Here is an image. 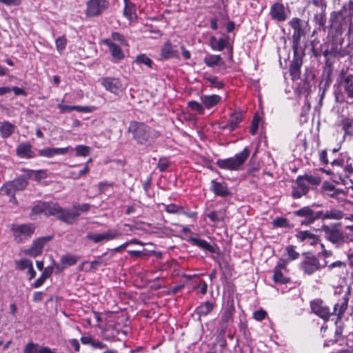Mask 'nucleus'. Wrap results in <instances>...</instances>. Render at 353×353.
Instances as JSON below:
<instances>
[{
    "label": "nucleus",
    "instance_id": "nucleus-12",
    "mask_svg": "<svg viewBox=\"0 0 353 353\" xmlns=\"http://www.w3.org/2000/svg\"><path fill=\"white\" fill-rule=\"evenodd\" d=\"M102 85L106 90L115 94H119L125 90L121 81L117 78H105L102 80Z\"/></svg>",
    "mask_w": 353,
    "mask_h": 353
},
{
    "label": "nucleus",
    "instance_id": "nucleus-21",
    "mask_svg": "<svg viewBox=\"0 0 353 353\" xmlns=\"http://www.w3.org/2000/svg\"><path fill=\"white\" fill-rule=\"evenodd\" d=\"M221 101V97L217 94L203 95L201 97V103L208 109L216 105Z\"/></svg>",
    "mask_w": 353,
    "mask_h": 353
},
{
    "label": "nucleus",
    "instance_id": "nucleus-9",
    "mask_svg": "<svg viewBox=\"0 0 353 353\" xmlns=\"http://www.w3.org/2000/svg\"><path fill=\"white\" fill-rule=\"evenodd\" d=\"M120 235L119 232L116 230H109L103 233H90L87 235V238L95 243L109 241L116 239Z\"/></svg>",
    "mask_w": 353,
    "mask_h": 353
},
{
    "label": "nucleus",
    "instance_id": "nucleus-33",
    "mask_svg": "<svg viewBox=\"0 0 353 353\" xmlns=\"http://www.w3.org/2000/svg\"><path fill=\"white\" fill-rule=\"evenodd\" d=\"M51 274L52 270L46 268L41 275L36 280L34 283V288H38L41 287L43 284L44 281L50 276Z\"/></svg>",
    "mask_w": 353,
    "mask_h": 353
},
{
    "label": "nucleus",
    "instance_id": "nucleus-17",
    "mask_svg": "<svg viewBox=\"0 0 353 353\" xmlns=\"http://www.w3.org/2000/svg\"><path fill=\"white\" fill-rule=\"evenodd\" d=\"M241 120L242 114L240 112H234L230 115L229 122L225 124H220L219 128L222 130H228L232 132L237 127Z\"/></svg>",
    "mask_w": 353,
    "mask_h": 353
},
{
    "label": "nucleus",
    "instance_id": "nucleus-5",
    "mask_svg": "<svg viewBox=\"0 0 353 353\" xmlns=\"http://www.w3.org/2000/svg\"><path fill=\"white\" fill-rule=\"evenodd\" d=\"M11 229L15 241L22 243L33 234L35 227L33 224L13 225Z\"/></svg>",
    "mask_w": 353,
    "mask_h": 353
},
{
    "label": "nucleus",
    "instance_id": "nucleus-28",
    "mask_svg": "<svg viewBox=\"0 0 353 353\" xmlns=\"http://www.w3.org/2000/svg\"><path fill=\"white\" fill-rule=\"evenodd\" d=\"M210 42L214 50L221 51L227 46L228 39L223 37L216 39L215 37H211Z\"/></svg>",
    "mask_w": 353,
    "mask_h": 353
},
{
    "label": "nucleus",
    "instance_id": "nucleus-63",
    "mask_svg": "<svg viewBox=\"0 0 353 353\" xmlns=\"http://www.w3.org/2000/svg\"><path fill=\"white\" fill-rule=\"evenodd\" d=\"M304 194H305V193L304 192V190H301L300 189L298 188V187L294 188L292 192L294 198L298 199Z\"/></svg>",
    "mask_w": 353,
    "mask_h": 353
},
{
    "label": "nucleus",
    "instance_id": "nucleus-29",
    "mask_svg": "<svg viewBox=\"0 0 353 353\" xmlns=\"http://www.w3.org/2000/svg\"><path fill=\"white\" fill-rule=\"evenodd\" d=\"M204 63L209 67H213L223 65V61L220 55L208 54L204 58Z\"/></svg>",
    "mask_w": 353,
    "mask_h": 353
},
{
    "label": "nucleus",
    "instance_id": "nucleus-35",
    "mask_svg": "<svg viewBox=\"0 0 353 353\" xmlns=\"http://www.w3.org/2000/svg\"><path fill=\"white\" fill-rule=\"evenodd\" d=\"M192 243L205 250L212 252L213 248L212 246L208 243L206 241L203 239H199L196 238H193L191 239Z\"/></svg>",
    "mask_w": 353,
    "mask_h": 353
},
{
    "label": "nucleus",
    "instance_id": "nucleus-2",
    "mask_svg": "<svg viewBox=\"0 0 353 353\" xmlns=\"http://www.w3.org/2000/svg\"><path fill=\"white\" fill-rule=\"evenodd\" d=\"M128 131L133 134V137L141 144H148L150 142V130L142 123L132 121L130 123Z\"/></svg>",
    "mask_w": 353,
    "mask_h": 353
},
{
    "label": "nucleus",
    "instance_id": "nucleus-18",
    "mask_svg": "<svg viewBox=\"0 0 353 353\" xmlns=\"http://www.w3.org/2000/svg\"><path fill=\"white\" fill-rule=\"evenodd\" d=\"M296 237L301 242L310 245H315L319 241V238L310 231H299L296 233Z\"/></svg>",
    "mask_w": 353,
    "mask_h": 353
},
{
    "label": "nucleus",
    "instance_id": "nucleus-7",
    "mask_svg": "<svg viewBox=\"0 0 353 353\" xmlns=\"http://www.w3.org/2000/svg\"><path fill=\"white\" fill-rule=\"evenodd\" d=\"M51 240L50 236L41 237L35 239L31 247L23 251V254L32 257L41 254L45 245Z\"/></svg>",
    "mask_w": 353,
    "mask_h": 353
},
{
    "label": "nucleus",
    "instance_id": "nucleus-46",
    "mask_svg": "<svg viewBox=\"0 0 353 353\" xmlns=\"http://www.w3.org/2000/svg\"><path fill=\"white\" fill-rule=\"evenodd\" d=\"M135 62L137 64H144L149 68L151 67L152 60L145 54H140L137 57Z\"/></svg>",
    "mask_w": 353,
    "mask_h": 353
},
{
    "label": "nucleus",
    "instance_id": "nucleus-59",
    "mask_svg": "<svg viewBox=\"0 0 353 353\" xmlns=\"http://www.w3.org/2000/svg\"><path fill=\"white\" fill-rule=\"evenodd\" d=\"M103 260L101 259H99L97 260H94L90 263H89L90 265V270H96L101 265H104Z\"/></svg>",
    "mask_w": 353,
    "mask_h": 353
},
{
    "label": "nucleus",
    "instance_id": "nucleus-51",
    "mask_svg": "<svg viewBox=\"0 0 353 353\" xmlns=\"http://www.w3.org/2000/svg\"><path fill=\"white\" fill-rule=\"evenodd\" d=\"M307 182L305 181V179L303 176H299L297 178V187L301 190H304V192L306 194L308 190V186H307Z\"/></svg>",
    "mask_w": 353,
    "mask_h": 353
},
{
    "label": "nucleus",
    "instance_id": "nucleus-25",
    "mask_svg": "<svg viewBox=\"0 0 353 353\" xmlns=\"http://www.w3.org/2000/svg\"><path fill=\"white\" fill-rule=\"evenodd\" d=\"M125 8L123 14L130 21H134L137 18L135 6L128 0H124Z\"/></svg>",
    "mask_w": 353,
    "mask_h": 353
},
{
    "label": "nucleus",
    "instance_id": "nucleus-3",
    "mask_svg": "<svg viewBox=\"0 0 353 353\" xmlns=\"http://www.w3.org/2000/svg\"><path fill=\"white\" fill-rule=\"evenodd\" d=\"M46 215L55 216L57 219L68 224H71L72 219L75 216L69 215L68 210L62 208L58 203H46Z\"/></svg>",
    "mask_w": 353,
    "mask_h": 353
},
{
    "label": "nucleus",
    "instance_id": "nucleus-64",
    "mask_svg": "<svg viewBox=\"0 0 353 353\" xmlns=\"http://www.w3.org/2000/svg\"><path fill=\"white\" fill-rule=\"evenodd\" d=\"M81 341L84 345H92L93 339L91 336H86L81 338Z\"/></svg>",
    "mask_w": 353,
    "mask_h": 353
},
{
    "label": "nucleus",
    "instance_id": "nucleus-16",
    "mask_svg": "<svg viewBox=\"0 0 353 353\" xmlns=\"http://www.w3.org/2000/svg\"><path fill=\"white\" fill-rule=\"evenodd\" d=\"M323 231L325 232L326 239L332 243L341 245L343 243V236L339 230L325 226L323 228Z\"/></svg>",
    "mask_w": 353,
    "mask_h": 353
},
{
    "label": "nucleus",
    "instance_id": "nucleus-40",
    "mask_svg": "<svg viewBox=\"0 0 353 353\" xmlns=\"http://www.w3.org/2000/svg\"><path fill=\"white\" fill-rule=\"evenodd\" d=\"M206 80L210 83V86L216 89H220L223 86V83L218 77L214 76H208Z\"/></svg>",
    "mask_w": 353,
    "mask_h": 353
},
{
    "label": "nucleus",
    "instance_id": "nucleus-62",
    "mask_svg": "<svg viewBox=\"0 0 353 353\" xmlns=\"http://www.w3.org/2000/svg\"><path fill=\"white\" fill-rule=\"evenodd\" d=\"M0 3L6 6H19L21 4L20 0H0Z\"/></svg>",
    "mask_w": 353,
    "mask_h": 353
},
{
    "label": "nucleus",
    "instance_id": "nucleus-4",
    "mask_svg": "<svg viewBox=\"0 0 353 353\" xmlns=\"http://www.w3.org/2000/svg\"><path fill=\"white\" fill-rule=\"evenodd\" d=\"M109 6L106 0H89L86 3L85 14L88 17H95L102 14Z\"/></svg>",
    "mask_w": 353,
    "mask_h": 353
},
{
    "label": "nucleus",
    "instance_id": "nucleus-43",
    "mask_svg": "<svg viewBox=\"0 0 353 353\" xmlns=\"http://www.w3.org/2000/svg\"><path fill=\"white\" fill-rule=\"evenodd\" d=\"M323 188L325 191L327 192V193L332 196H337L342 192L340 190H335L334 185L329 183H325L323 184Z\"/></svg>",
    "mask_w": 353,
    "mask_h": 353
},
{
    "label": "nucleus",
    "instance_id": "nucleus-61",
    "mask_svg": "<svg viewBox=\"0 0 353 353\" xmlns=\"http://www.w3.org/2000/svg\"><path fill=\"white\" fill-rule=\"evenodd\" d=\"M165 210L168 213H177L181 210L180 208L174 204L167 205L165 207Z\"/></svg>",
    "mask_w": 353,
    "mask_h": 353
},
{
    "label": "nucleus",
    "instance_id": "nucleus-14",
    "mask_svg": "<svg viewBox=\"0 0 353 353\" xmlns=\"http://www.w3.org/2000/svg\"><path fill=\"white\" fill-rule=\"evenodd\" d=\"M102 42L108 47V50L115 62L119 61L124 59V52L119 44L114 42L110 39H106Z\"/></svg>",
    "mask_w": 353,
    "mask_h": 353
},
{
    "label": "nucleus",
    "instance_id": "nucleus-52",
    "mask_svg": "<svg viewBox=\"0 0 353 353\" xmlns=\"http://www.w3.org/2000/svg\"><path fill=\"white\" fill-rule=\"evenodd\" d=\"M267 316V312L264 310H259L253 313V317L256 321H261Z\"/></svg>",
    "mask_w": 353,
    "mask_h": 353
},
{
    "label": "nucleus",
    "instance_id": "nucleus-57",
    "mask_svg": "<svg viewBox=\"0 0 353 353\" xmlns=\"http://www.w3.org/2000/svg\"><path fill=\"white\" fill-rule=\"evenodd\" d=\"M273 225L274 227H285L287 226V220L283 218H278L273 221Z\"/></svg>",
    "mask_w": 353,
    "mask_h": 353
},
{
    "label": "nucleus",
    "instance_id": "nucleus-41",
    "mask_svg": "<svg viewBox=\"0 0 353 353\" xmlns=\"http://www.w3.org/2000/svg\"><path fill=\"white\" fill-rule=\"evenodd\" d=\"M15 265L17 269L23 270L25 269H28L29 267L32 265V263L29 259H21L15 261Z\"/></svg>",
    "mask_w": 353,
    "mask_h": 353
},
{
    "label": "nucleus",
    "instance_id": "nucleus-13",
    "mask_svg": "<svg viewBox=\"0 0 353 353\" xmlns=\"http://www.w3.org/2000/svg\"><path fill=\"white\" fill-rule=\"evenodd\" d=\"M286 264L287 262L283 259L279 261L273 275V280L275 283H287L289 282L290 279L285 275L287 272Z\"/></svg>",
    "mask_w": 353,
    "mask_h": 353
},
{
    "label": "nucleus",
    "instance_id": "nucleus-45",
    "mask_svg": "<svg viewBox=\"0 0 353 353\" xmlns=\"http://www.w3.org/2000/svg\"><path fill=\"white\" fill-rule=\"evenodd\" d=\"M39 348L38 344L29 342L25 346L23 353H38Z\"/></svg>",
    "mask_w": 353,
    "mask_h": 353
},
{
    "label": "nucleus",
    "instance_id": "nucleus-38",
    "mask_svg": "<svg viewBox=\"0 0 353 353\" xmlns=\"http://www.w3.org/2000/svg\"><path fill=\"white\" fill-rule=\"evenodd\" d=\"M77 260L78 259L77 256L70 254L63 255L61 259L62 264L68 266L74 265L77 262Z\"/></svg>",
    "mask_w": 353,
    "mask_h": 353
},
{
    "label": "nucleus",
    "instance_id": "nucleus-47",
    "mask_svg": "<svg viewBox=\"0 0 353 353\" xmlns=\"http://www.w3.org/2000/svg\"><path fill=\"white\" fill-rule=\"evenodd\" d=\"M188 106L191 108V110L196 112L200 114H203L204 113V108L203 105L196 101H190L188 103Z\"/></svg>",
    "mask_w": 353,
    "mask_h": 353
},
{
    "label": "nucleus",
    "instance_id": "nucleus-37",
    "mask_svg": "<svg viewBox=\"0 0 353 353\" xmlns=\"http://www.w3.org/2000/svg\"><path fill=\"white\" fill-rule=\"evenodd\" d=\"M55 44L57 51L61 54L65 49L67 45V39L65 36L59 37L55 40Z\"/></svg>",
    "mask_w": 353,
    "mask_h": 353
},
{
    "label": "nucleus",
    "instance_id": "nucleus-8",
    "mask_svg": "<svg viewBox=\"0 0 353 353\" xmlns=\"http://www.w3.org/2000/svg\"><path fill=\"white\" fill-rule=\"evenodd\" d=\"M301 267L305 274L311 275L321 268L319 260L314 255L306 256L301 263Z\"/></svg>",
    "mask_w": 353,
    "mask_h": 353
},
{
    "label": "nucleus",
    "instance_id": "nucleus-23",
    "mask_svg": "<svg viewBox=\"0 0 353 353\" xmlns=\"http://www.w3.org/2000/svg\"><path fill=\"white\" fill-rule=\"evenodd\" d=\"M348 304V299L343 296L337 303L335 304L334 307V312L332 314H336L340 319L342 318L345 311L347 310Z\"/></svg>",
    "mask_w": 353,
    "mask_h": 353
},
{
    "label": "nucleus",
    "instance_id": "nucleus-58",
    "mask_svg": "<svg viewBox=\"0 0 353 353\" xmlns=\"http://www.w3.org/2000/svg\"><path fill=\"white\" fill-rule=\"evenodd\" d=\"M70 150H72V148L70 146L65 147V148H54L55 156L65 154Z\"/></svg>",
    "mask_w": 353,
    "mask_h": 353
},
{
    "label": "nucleus",
    "instance_id": "nucleus-24",
    "mask_svg": "<svg viewBox=\"0 0 353 353\" xmlns=\"http://www.w3.org/2000/svg\"><path fill=\"white\" fill-rule=\"evenodd\" d=\"M161 55L165 59H170L178 57L176 48L172 46L170 41L166 42L161 49Z\"/></svg>",
    "mask_w": 353,
    "mask_h": 353
},
{
    "label": "nucleus",
    "instance_id": "nucleus-48",
    "mask_svg": "<svg viewBox=\"0 0 353 353\" xmlns=\"http://www.w3.org/2000/svg\"><path fill=\"white\" fill-rule=\"evenodd\" d=\"M303 34V31L302 30H294V33H293V35H292V39H293L294 48L295 49L297 48V47H298V46L299 44V41H300L301 37V36Z\"/></svg>",
    "mask_w": 353,
    "mask_h": 353
},
{
    "label": "nucleus",
    "instance_id": "nucleus-22",
    "mask_svg": "<svg viewBox=\"0 0 353 353\" xmlns=\"http://www.w3.org/2000/svg\"><path fill=\"white\" fill-rule=\"evenodd\" d=\"M212 190L216 194L221 196H225L230 194L228 187L225 183H221L216 181H212Z\"/></svg>",
    "mask_w": 353,
    "mask_h": 353
},
{
    "label": "nucleus",
    "instance_id": "nucleus-10",
    "mask_svg": "<svg viewBox=\"0 0 353 353\" xmlns=\"http://www.w3.org/2000/svg\"><path fill=\"white\" fill-rule=\"evenodd\" d=\"M294 213L296 216L305 218L304 221H302V225H309L321 217L322 212H314L310 207L307 206L301 208Z\"/></svg>",
    "mask_w": 353,
    "mask_h": 353
},
{
    "label": "nucleus",
    "instance_id": "nucleus-11",
    "mask_svg": "<svg viewBox=\"0 0 353 353\" xmlns=\"http://www.w3.org/2000/svg\"><path fill=\"white\" fill-rule=\"evenodd\" d=\"M312 312L325 321H327L332 313L328 307H327L321 300L317 299L312 301L310 303Z\"/></svg>",
    "mask_w": 353,
    "mask_h": 353
},
{
    "label": "nucleus",
    "instance_id": "nucleus-34",
    "mask_svg": "<svg viewBox=\"0 0 353 353\" xmlns=\"http://www.w3.org/2000/svg\"><path fill=\"white\" fill-rule=\"evenodd\" d=\"M28 176L30 178H32L37 181H41L47 177V173L44 170H31L28 174Z\"/></svg>",
    "mask_w": 353,
    "mask_h": 353
},
{
    "label": "nucleus",
    "instance_id": "nucleus-50",
    "mask_svg": "<svg viewBox=\"0 0 353 353\" xmlns=\"http://www.w3.org/2000/svg\"><path fill=\"white\" fill-rule=\"evenodd\" d=\"M259 121H260V117L257 114H255V116L254 117V118L252 119V125L250 127V133L252 135H254L256 134V132L258 130V128H259Z\"/></svg>",
    "mask_w": 353,
    "mask_h": 353
},
{
    "label": "nucleus",
    "instance_id": "nucleus-27",
    "mask_svg": "<svg viewBox=\"0 0 353 353\" xmlns=\"http://www.w3.org/2000/svg\"><path fill=\"white\" fill-rule=\"evenodd\" d=\"M341 85L350 98H353V75L345 77L341 82Z\"/></svg>",
    "mask_w": 353,
    "mask_h": 353
},
{
    "label": "nucleus",
    "instance_id": "nucleus-60",
    "mask_svg": "<svg viewBox=\"0 0 353 353\" xmlns=\"http://www.w3.org/2000/svg\"><path fill=\"white\" fill-rule=\"evenodd\" d=\"M57 108L59 109L60 112L63 114V113L70 112L72 111L73 105H63L62 103H59L57 105Z\"/></svg>",
    "mask_w": 353,
    "mask_h": 353
},
{
    "label": "nucleus",
    "instance_id": "nucleus-44",
    "mask_svg": "<svg viewBox=\"0 0 353 353\" xmlns=\"http://www.w3.org/2000/svg\"><path fill=\"white\" fill-rule=\"evenodd\" d=\"M40 157L52 158L55 156L54 148H46L39 151Z\"/></svg>",
    "mask_w": 353,
    "mask_h": 353
},
{
    "label": "nucleus",
    "instance_id": "nucleus-6",
    "mask_svg": "<svg viewBox=\"0 0 353 353\" xmlns=\"http://www.w3.org/2000/svg\"><path fill=\"white\" fill-rule=\"evenodd\" d=\"M28 185V181L23 178H17L13 181L6 182L0 188L2 194H12L17 191L24 190Z\"/></svg>",
    "mask_w": 353,
    "mask_h": 353
},
{
    "label": "nucleus",
    "instance_id": "nucleus-26",
    "mask_svg": "<svg viewBox=\"0 0 353 353\" xmlns=\"http://www.w3.org/2000/svg\"><path fill=\"white\" fill-rule=\"evenodd\" d=\"M15 125L8 121L0 122V134L3 138H8L14 132Z\"/></svg>",
    "mask_w": 353,
    "mask_h": 353
},
{
    "label": "nucleus",
    "instance_id": "nucleus-31",
    "mask_svg": "<svg viewBox=\"0 0 353 353\" xmlns=\"http://www.w3.org/2000/svg\"><path fill=\"white\" fill-rule=\"evenodd\" d=\"M213 308L214 305L209 301H206L196 308V313L199 316H206L213 310Z\"/></svg>",
    "mask_w": 353,
    "mask_h": 353
},
{
    "label": "nucleus",
    "instance_id": "nucleus-1",
    "mask_svg": "<svg viewBox=\"0 0 353 353\" xmlns=\"http://www.w3.org/2000/svg\"><path fill=\"white\" fill-rule=\"evenodd\" d=\"M248 156L249 150L244 148L242 152L236 154L233 157L218 160L216 165L221 169L237 170L243 165Z\"/></svg>",
    "mask_w": 353,
    "mask_h": 353
},
{
    "label": "nucleus",
    "instance_id": "nucleus-55",
    "mask_svg": "<svg viewBox=\"0 0 353 353\" xmlns=\"http://www.w3.org/2000/svg\"><path fill=\"white\" fill-rule=\"evenodd\" d=\"M324 266H327L329 270H332L335 268H345V264L341 261H337L330 265H327V262H325Z\"/></svg>",
    "mask_w": 353,
    "mask_h": 353
},
{
    "label": "nucleus",
    "instance_id": "nucleus-56",
    "mask_svg": "<svg viewBox=\"0 0 353 353\" xmlns=\"http://www.w3.org/2000/svg\"><path fill=\"white\" fill-rule=\"evenodd\" d=\"M114 42L119 41L121 44H124L125 40L123 37L118 32H114L112 34L111 38H110Z\"/></svg>",
    "mask_w": 353,
    "mask_h": 353
},
{
    "label": "nucleus",
    "instance_id": "nucleus-20",
    "mask_svg": "<svg viewBox=\"0 0 353 353\" xmlns=\"http://www.w3.org/2000/svg\"><path fill=\"white\" fill-rule=\"evenodd\" d=\"M17 154L21 158H32L34 157V152L32 151V146L28 143H22L19 144L17 148Z\"/></svg>",
    "mask_w": 353,
    "mask_h": 353
},
{
    "label": "nucleus",
    "instance_id": "nucleus-54",
    "mask_svg": "<svg viewBox=\"0 0 353 353\" xmlns=\"http://www.w3.org/2000/svg\"><path fill=\"white\" fill-rule=\"evenodd\" d=\"M290 26L294 29V30H302L301 26V20L299 18H293L289 22Z\"/></svg>",
    "mask_w": 353,
    "mask_h": 353
},
{
    "label": "nucleus",
    "instance_id": "nucleus-15",
    "mask_svg": "<svg viewBox=\"0 0 353 353\" xmlns=\"http://www.w3.org/2000/svg\"><path fill=\"white\" fill-rule=\"evenodd\" d=\"M272 19L277 21H283L287 19L288 13L284 6L281 3H275L270 8Z\"/></svg>",
    "mask_w": 353,
    "mask_h": 353
},
{
    "label": "nucleus",
    "instance_id": "nucleus-53",
    "mask_svg": "<svg viewBox=\"0 0 353 353\" xmlns=\"http://www.w3.org/2000/svg\"><path fill=\"white\" fill-rule=\"evenodd\" d=\"M303 177L307 184L318 185L320 183V179L319 177L312 175H305Z\"/></svg>",
    "mask_w": 353,
    "mask_h": 353
},
{
    "label": "nucleus",
    "instance_id": "nucleus-30",
    "mask_svg": "<svg viewBox=\"0 0 353 353\" xmlns=\"http://www.w3.org/2000/svg\"><path fill=\"white\" fill-rule=\"evenodd\" d=\"M343 216V214L339 210L332 209L326 211L325 212H322L321 219H341Z\"/></svg>",
    "mask_w": 353,
    "mask_h": 353
},
{
    "label": "nucleus",
    "instance_id": "nucleus-42",
    "mask_svg": "<svg viewBox=\"0 0 353 353\" xmlns=\"http://www.w3.org/2000/svg\"><path fill=\"white\" fill-rule=\"evenodd\" d=\"M46 203H39L35 205L32 209L31 215H36L41 213L46 214Z\"/></svg>",
    "mask_w": 353,
    "mask_h": 353
},
{
    "label": "nucleus",
    "instance_id": "nucleus-32",
    "mask_svg": "<svg viewBox=\"0 0 353 353\" xmlns=\"http://www.w3.org/2000/svg\"><path fill=\"white\" fill-rule=\"evenodd\" d=\"M301 66V62L298 59H295L291 63L290 65V72L293 79L299 77Z\"/></svg>",
    "mask_w": 353,
    "mask_h": 353
},
{
    "label": "nucleus",
    "instance_id": "nucleus-49",
    "mask_svg": "<svg viewBox=\"0 0 353 353\" xmlns=\"http://www.w3.org/2000/svg\"><path fill=\"white\" fill-rule=\"evenodd\" d=\"M94 106H81V105H73L72 110H76L79 112L89 113L95 110Z\"/></svg>",
    "mask_w": 353,
    "mask_h": 353
},
{
    "label": "nucleus",
    "instance_id": "nucleus-39",
    "mask_svg": "<svg viewBox=\"0 0 353 353\" xmlns=\"http://www.w3.org/2000/svg\"><path fill=\"white\" fill-rule=\"evenodd\" d=\"M77 157H86L90 154V148L83 145H78L75 148Z\"/></svg>",
    "mask_w": 353,
    "mask_h": 353
},
{
    "label": "nucleus",
    "instance_id": "nucleus-19",
    "mask_svg": "<svg viewBox=\"0 0 353 353\" xmlns=\"http://www.w3.org/2000/svg\"><path fill=\"white\" fill-rule=\"evenodd\" d=\"M90 205L88 203L83 204H76L72 206V209L68 210L69 215H75L74 217H72L71 221V224L74 223V221L77 219V218L80 216L81 212H88L90 210Z\"/></svg>",
    "mask_w": 353,
    "mask_h": 353
},
{
    "label": "nucleus",
    "instance_id": "nucleus-36",
    "mask_svg": "<svg viewBox=\"0 0 353 353\" xmlns=\"http://www.w3.org/2000/svg\"><path fill=\"white\" fill-rule=\"evenodd\" d=\"M287 252L288 260H284L287 263L290 261H293L299 258V253L295 250V247L293 245H288L285 248Z\"/></svg>",
    "mask_w": 353,
    "mask_h": 353
}]
</instances>
